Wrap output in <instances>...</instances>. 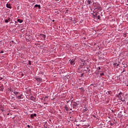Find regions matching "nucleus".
Masks as SVG:
<instances>
[{"mask_svg":"<svg viewBox=\"0 0 128 128\" xmlns=\"http://www.w3.org/2000/svg\"><path fill=\"white\" fill-rule=\"evenodd\" d=\"M70 120H72V119H70Z\"/></svg>","mask_w":128,"mask_h":128,"instance_id":"29","label":"nucleus"},{"mask_svg":"<svg viewBox=\"0 0 128 128\" xmlns=\"http://www.w3.org/2000/svg\"><path fill=\"white\" fill-rule=\"evenodd\" d=\"M18 22H20V24H22V22H23L24 20H20V18L18 19Z\"/></svg>","mask_w":128,"mask_h":128,"instance_id":"6","label":"nucleus"},{"mask_svg":"<svg viewBox=\"0 0 128 128\" xmlns=\"http://www.w3.org/2000/svg\"><path fill=\"white\" fill-rule=\"evenodd\" d=\"M30 99L31 100H32L33 102L34 100V97L32 96H31L30 98Z\"/></svg>","mask_w":128,"mask_h":128,"instance_id":"9","label":"nucleus"},{"mask_svg":"<svg viewBox=\"0 0 128 128\" xmlns=\"http://www.w3.org/2000/svg\"><path fill=\"white\" fill-rule=\"evenodd\" d=\"M116 64H114V66H116Z\"/></svg>","mask_w":128,"mask_h":128,"instance_id":"27","label":"nucleus"},{"mask_svg":"<svg viewBox=\"0 0 128 128\" xmlns=\"http://www.w3.org/2000/svg\"><path fill=\"white\" fill-rule=\"evenodd\" d=\"M2 90H4V89H1Z\"/></svg>","mask_w":128,"mask_h":128,"instance_id":"31","label":"nucleus"},{"mask_svg":"<svg viewBox=\"0 0 128 128\" xmlns=\"http://www.w3.org/2000/svg\"><path fill=\"white\" fill-rule=\"evenodd\" d=\"M122 92H120L118 94V98H119L122 99Z\"/></svg>","mask_w":128,"mask_h":128,"instance_id":"3","label":"nucleus"},{"mask_svg":"<svg viewBox=\"0 0 128 128\" xmlns=\"http://www.w3.org/2000/svg\"><path fill=\"white\" fill-rule=\"evenodd\" d=\"M34 8H39V10H40V5L36 4L34 6Z\"/></svg>","mask_w":128,"mask_h":128,"instance_id":"4","label":"nucleus"},{"mask_svg":"<svg viewBox=\"0 0 128 128\" xmlns=\"http://www.w3.org/2000/svg\"><path fill=\"white\" fill-rule=\"evenodd\" d=\"M4 50L0 51V54H4Z\"/></svg>","mask_w":128,"mask_h":128,"instance_id":"20","label":"nucleus"},{"mask_svg":"<svg viewBox=\"0 0 128 128\" xmlns=\"http://www.w3.org/2000/svg\"><path fill=\"white\" fill-rule=\"evenodd\" d=\"M97 70H100V67H98V68H97Z\"/></svg>","mask_w":128,"mask_h":128,"instance_id":"23","label":"nucleus"},{"mask_svg":"<svg viewBox=\"0 0 128 128\" xmlns=\"http://www.w3.org/2000/svg\"><path fill=\"white\" fill-rule=\"evenodd\" d=\"M98 20H100V16H98Z\"/></svg>","mask_w":128,"mask_h":128,"instance_id":"19","label":"nucleus"},{"mask_svg":"<svg viewBox=\"0 0 128 128\" xmlns=\"http://www.w3.org/2000/svg\"><path fill=\"white\" fill-rule=\"evenodd\" d=\"M28 128H30V126L28 125Z\"/></svg>","mask_w":128,"mask_h":128,"instance_id":"25","label":"nucleus"},{"mask_svg":"<svg viewBox=\"0 0 128 128\" xmlns=\"http://www.w3.org/2000/svg\"><path fill=\"white\" fill-rule=\"evenodd\" d=\"M6 8H12V7L10 6V4H6Z\"/></svg>","mask_w":128,"mask_h":128,"instance_id":"10","label":"nucleus"},{"mask_svg":"<svg viewBox=\"0 0 128 128\" xmlns=\"http://www.w3.org/2000/svg\"><path fill=\"white\" fill-rule=\"evenodd\" d=\"M12 42H14V41H12Z\"/></svg>","mask_w":128,"mask_h":128,"instance_id":"33","label":"nucleus"},{"mask_svg":"<svg viewBox=\"0 0 128 128\" xmlns=\"http://www.w3.org/2000/svg\"><path fill=\"white\" fill-rule=\"evenodd\" d=\"M14 94H15V96H18V92H16V90H14Z\"/></svg>","mask_w":128,"mask_h":128,"instance_id":"5","label":"nucleus"},{"mask_svg":"<svg viewBox=\"0 0 128 128\" xmlns=\"http://www.w3.org/2000/svg\"><path fill=\"white\" fill-rule=\"evenodd\" d=\"M122 64H123V66H124V62H122Z\"/></svg>","mask_w":128,"mask_h":128,"instance_id":"26","label":"nucleus"},{"mask_svg":"<svg viewBox=\"0 0 128 128\" xmlns=\"http://www.w3.org/2000/svg\"><path fill=\"white\" fill-rule=\"evenodd\" d=\"M70 118H72V117H70Z\"/></svg>","mask_w":128,"mask_h":128,"instance_id":"34","label":"nucleus"},{"mask_svg":"<svg viewBox=\"0 0 128 128\" xmlns=\"http://www.w3.org/2000/svg\"><path fill=\"white\" fill-rule=\"evenodd\" d=\"M124 72V70L122 71V72Z\"/></svg>","mask_w":128,"mask_h":128,"instance_id":"30","label":"nucleus"},{"mask_svg":"<svg viewBox=\"0 0 128 128\" xmlns=\"http://www.w3.org/2000/svg\"><path fill=\"white\" fill-rule=\"evenodd\" d=\"M120 66V64H117V66Z\"/></svg>","mask_w":128,"mask_h":128,"instance_id":"28","label":"nucleus"},{"mask_svg":"<svg viewBox=\"0 0 128 128\" xmlns=\"http://www.w3.org/2000/svg\"><path fill=\"white\" fill-rule=\"evenodd\" d=\"M87 2H88V5L90 6V4L92 3V0H87Z\"/></svg>","mask_w":128,"mask_h":128,"instance_id":"7","label":"nucleus"},{"mask_svg":"<svg viewBox=\"0 0 128 128\" xmlns=\"http://www.w3.org/2000/svg\"><path fill=\"white\" fill-rule=\"evenodd\" d=\"M3 78H1V77H0V80H2V79H3Z\"/></svg>","mask_w":128,"mask_h":128,"instance_id":"22","label":"nucleus"},{"mask_svg":"<svg viewBox=\"0 0 128 128\" xmlns=\"http://www.w3.org/2000/svg\"><path fill=\"white\" fill-rule=\"evenodd\" d=\"M9 114H8V115Z\"/></svg>","mask_w":128,"mask_h":128,"instance_id":"35","label":"nucleus"},{"mask_svg":"<svg viewBox=\"0 0 128 128\" xmlns=\"http://www.w3.org/2000/svg\"><path fill=\"white\" fill-rule=\"evenodd\" d=\"M8 20H10V18H8V20H6L5 22H6V23L8 22Z\"/></svg>","mask_w":128,"mask_h":128,"instance_id":"11","label":"nucleus"},{"mask_svg":"<svg viewBox=\"0 0 128 128\" xmlns=\"http://www.w3.org/2000/svg\"><path fill=\"white\" fill-rule=\"evenodd\" d=\"M34 116H36V114H33Z\"/></svg>","mask_w":128,"mask_h":128,"instance_id":"21","label":"nucleus"},{"mask_svg":"<svg viewBox=\"0 0 128 128\" xmlns=\"http://www.w3.org/2000/svg\"><path fill=\"white\" fill-rule=\"evenodd\" d=\"M120 100H122V102H124V100H122V99H120Z\"/></svg>","mask_w":128,"mask_h":128,"instance_id":"24","label":"nucleus"},{"mask_svg":"<svg viewBox=\"0 0 128 128\" xmlns=\"http://www.w3.org/2000/svg\"><path fill=\"white\" fill-rule=\"evenodd\" d=\"M52 22H54V20H53Z\"/></svg>","mask_w":128,"mask_h":128,"instance_id":"32","label":"nucleus"},{"mask_svg":"<svg viewBox=\"0 0 128 128\" xmlns=\"http://www.w3.org/2000/svg\"><path fill=\"white\" fill-rule=\"evenodd\" d=\"M70 64H72V66H74V64H76V60H74V59L72 60L70 62Z\"/></svg>","mask_w":128,"mask_h":128,"instance_id":"2","label":"nucleus"},{"mask_svg":"<svg viewBox=\"0 0 128 128\" xmlns=\"http://www.w3.org/2000/svg\"><path fill=\"white\" fill-rule=\"evenodd\" d=\"M14 90H14L12 89H10V92H14Z\"/></svg>","mask_w":128,"mask_h":128,"instance_id":"18","label":"nucleus"},{"mask_svg":"<svg viewBox=\"0 0 128 128\" xmlns=\"http://www.w3.org/2000/svg\"><path fill=\"white\" fill-rule=\"evenodd\" d=\"M35 80H36L38 82H42V79L38 76L35 77Z\"/></svg>","mask_w":128,"mask_h":128,"instance_id":"1","label":"nucleus"},{"mask_svg":"<svg viewBox=\"0 0 128 128\" xmlns=\"http://www.w3.org/2000/svg\"><path fill=\"white\" fill-rule=\"evenodd\" d=\"M127 66H128V64H124V66H123V67H124V68H126Z\"/></svg>","mask_w":128,"mask_h":128,"instance_id":"13","label":"nucleus"},{"mask_svg":"<svg viewBox=\"0 0 128 128\" xmlns=\"http://www.w3.org/2000/svg\"><path fill=\"white\" fill-rule=\"evenodd\" d=\"M34 114H32L30 115V118H34Z\"/></svg>","mask_w":128,"mask_h":128,"instance_id":"16","label":"nucleus"},{"mask_svg":"<svg viewBox=\"0 0 128 128\" xmlns=\"http://www.w3.org/2000/svg\"><path fill=\"white\" fill-rule=\"evenodd\" d=\"M40 36H42L44 38H46V35H44V34H40Z\"/></svg>","mask_w":128,"mask_h":128,"instance_id":"14","label":"nucleus"},{"mask_svg":"<svg viewBox=\"0 0 128 128\" xmlns=\"http://www.w3.org/2000/svg\"><path fill=\"white\" fill-rule=\"evenodd\" d=\"M28 64L30 65V66H32V62H30V60H29L28 61Z\"/></svg>","mask_w":128,"mask_h":128,"instance_id":"12","label":"nucleus"},{"mask_svg":"<svg viewBox=\"0 0 128 128\" xmlns=\"http://www.w3.org/2000/svg\"><path fill=\"white\" fill-rule=\"evenodd\" d=\"M80 90H81V92H84V88H80Z\"/></svg>","mask_w":128,"mask_h":128,"instance_id":"15","label":"nucleus"},{"mask_svg":"<svg viewBox=\"0 0 128 128\" xmlns=\"http://www.w3.org/2000/svg\"><path fill=\"white\" fill-rule=\"evenodd\" d=\"M22 94H21V95H20V96H16V98H18V100H22Z\"/></svg>","mask_w":128,"mask_h":128,"instance_id":"8","label":"nucleus"},{"mask_svg":"<svg viewBox=\"0 0 128 128\" xmlns=\"http://www.w3.org/2000/svg\"><path fill=\"white\" fill-rule=\"evenodd\" d=\"M100 76H104V72L100 73Z\"/></svg>","mask_w":128,"mask_h":128,"instance_id":"17","label":"nucleus"}]
</instances>
